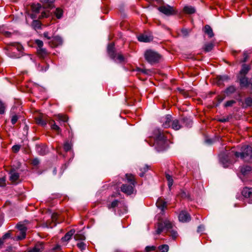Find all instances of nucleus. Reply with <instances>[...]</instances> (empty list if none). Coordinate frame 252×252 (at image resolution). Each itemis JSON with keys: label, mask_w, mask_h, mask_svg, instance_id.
Returning a JSON list of instances; mask_svg holds the SVG:
<instances>
[{"label": "nucleus", "mask_w": 252, "mask_h": 252, "mask_svg": "<svg viewBox=\"0 0 252 252\" xmlns=\"http://www.w3.org/2000/svg\"><path fill=\"white\" fill-rule=\"evenodd\" d=\"M159 220L158 223L157 229L156 231V234H159L162 231L165 230L166 232H170L172 227V223L167 220L163 221Z\"/></svg>", "instance_id": "39448f33"}, {"label": "nucleus", "mask_w": 252, "mask_h": 252, "mask_svg": "<svg viewBox=\"0 0 252 252\" xmlns=\"http://www.w3.org/2000/svg\"><path fill=\"white\" fill-rule=\"evenodd\" d=\"M18 119V117L16 115H14L11 117V123L13 125H14L17 122Z\"/></svg>", "instance_id": "603ef678"}, {"label": "nucleus", "mask_w": 252, "mask_h": 252, "mask_svg": "<svg viewBox=\"0 0 252 252\" xmlns=\"http://www.w3.org/2000/svg\"><path fill=\"white\" fill-rule=\"evenodd\" d=\"M158 248L160 252H168L169 250V246L165 244L159 246Z\"/></svg>", "instance_id": "58836bf2"}, {"label": "nucleus", "mask_w": 252, "mask_h": 252, "mask_svg": "<svg viewBox=\"0 0 252 252\" xmlns=\"http://www.w3.org/2000/svg\"><path fill=\"white\" fill-rule=\"evenodd\" d=\"M63 43V40L62 38L59 36H56L52 38V40L50 41L49 44L51 46L54 47L60 45Z\"/></svg>", "instance_id": "f8f14e48"}, {"label": "nucleus", "mask_w": 252, "mask_h": 252, "mask_svg": "<svg viewBox=\"0 0 252 252\" xmlns=\"http://www.w3.org/2000/svg\"><path fill=\"white\" fill-rule=\"evenodd\" d=\"M63 148L66 152L69 151L71 148V144L68 142H65L64 144Z\"/></svg>", "instance_id": "09e8293b"}, {"label": "nucleus", "mask_w": 252, "mask_h": 252, "mask_svg": "<svg viewBox=\"0 0 252 252\" xmlns=\"http://www.w3.org/2000/svg\"><path fill=\"white\" fill-rule=\"evenodd\" d=\"M204 227L203 225H200L197 228V232H201L204 231Z\"/></svg>", "instance_id": "052dcab7"}, {"label": "nucleus", "mask_w": 252, "mask_h": 252, "mask_svg": "<svg viewBox=\"0 0 252 252\" xmlns=\"http://www.w3.org/2000/svg\"><path fill=\"white\" fill-rule=\"evenodd\" d=\"M119 191H121V192L125 194L126 195H130L132 194H135L134 192L135 190H118Z\"/></svg>", "instance_id": "c03bdc74"}, {"label": "nucleus", "mask_w": 252, "mask_h": 252, "mask_svg": "<svg viewBox=\"0 0 252 252\" xmlns=\"http://www.w3.org/2000/svg\"><path fill=\"white\" fill-rule=\"evenodd\" d=\"M236 91V87L234 85H231L226 88L224 90V93L227 96H229L234 94Z\"/></svg>", "instance_id": "412c9836"}, {"label": "nucleus", "mask_w": 252, "mask_h": 252, "mask_svg": "<svg viewBox=\"0 0 252 252\" xmlns=\"http://www.w3.org/2000/svg\"><path fill=\"white\" fill-rule=\"evenodd\" d=\"M251 69L250 65L243 64L242 65V69L240 71V74L241 76H246Z\"/></svg>", "instance_id": "5701e85b"}, {"label": "nucleus", "mask_w": 252, "mask_h": 252, "mask_svg": "<svg viewBox=\"0 0 252 252\" xmlns=\"http://www.w3.org/2000/svg\"><path fill=\"white\" fill-rule=\"evenodd\" d=\"M171 126L172 128L175 130H179L181 127V126L179 124V121L177 119L172 120Z\"/></svg>", "instance_id": "c756f323"}, {"label": "nucleus", "mask_w": 252, "mask_h": 252, "mask_svg": "<svg viewBox=\"0 0 252 252\" xmlns=\"http://www.w3.org/2000/svg\"><path fill=\"white\" fill-rule=\"evenodd\" d=\"M74 238L76 241H84L86 239V237L82 233H77L74 235Z\"/></svg>", "instance_id": "c9c22d12"}, {"label": "nucleus", "mask_w": 252, "mask_h": 252, "mask_svg": "<svg viewBox=\"0 0 252 252\" xmlns=\"http://www.w3.org/2000/svg\"><path fill=\"white\" fill-rule=\"evenodd\" d=\"M184 11L189 14H193L195 12V9L191 6H185L183 9Z\"/></svg>", "instance_id": "c85d7f7f"}, {"label": "nucleus", "mask_w": 252, "mask_h": 252, "mask_svg": "<svg viewBox=\"0 0 252 252\" xmlns=\"http://www.w3.org/2000/svg\"><path fill=\"white\" fill-rule=\"evenodd\" d=\"M44 250V245L42 243H38L34 247L28 252H41Z\"/></svg>", "instance_id": "a211bd4d"}, {"label": "nucleus", "mask_w": 252, "mask_h": 252, "mask_svg": "<svg viewBox=\"0 0 252 252\" xmlns=\"http://www.w3.org/2000/svg\"><path fill=\"white\" fill-rule=\"evenodd\" d=\"M178 219L181 222H187L190 220L191 217L187 211L183 210L179 213Z\"/></svg>", "instance_id": "9d476101"}, {"label": "nucleus", "mask_w": 252, "mask_h": 252, "mask_svg": "<svg viewBox=\"0 0 252 252\" xmlns=\"http://www.w3.org/2000/svg\"><path fill=\"white\" fill-rule=\"evenodd\" d=\"M229 120V118L228 117H227L226 118H221L220 119H219V121L220 122H222V123H224V122H227Z\"/></svg>", "instance_id": "680f3d73"}, {"label": "nucleus", "mask_w": 252, "mask_h": 252, "mask_svg": "<svg viewBox=\"0 0 252 252\" xmlns=\"http://www.w3.org/2000/svg\"><path fill=\"white\" fill-rule=\"evenodd\" d=\"M9 180L13 184H17L20 182V176L19 174L16 172L15 170L12 169L10 170Z\"/></svg>", "instance_id": "1a4fd4ad"}, {"label": "nucleus", "mask_w": 252, "mask_h": 252, "mask_svg": "<svg viewBox=\"0 0 252 252\" xmlns=\"http://www.w3.org/2000/svg\"><path fill=\"white\" fill-rule=\"evenodd\" d=\"M218 79V84H220L224 81H227L229 80V77L227 75L219 76L217 77Z\"/></svg>", "instance_id": "e433bc0d"}, {"label": "nucleus", "mask_w": 252, "mask_h": 252, "mask_svg": "<svg viewBox=\"0 0 252 252\" xmlns=\"http://www.w3.org/2000/svg\"><path fill=\"white\" fill-rule=\"evenodd\" d=\"M107 52L109 56L112 59L118 60L120 62H122L124 61V57L121 53L116 54L115 51L114 45L113 43H111L108 45Z\"/></svg>", "instance_id": "423d86ee"}, {"label": "nucleus", "mask_w": 252, "mask_h": 252, "mask_svg": "<svg viewBox=\"0 0 252 252\" xmlns=\"http://www.w3.org/2000/svg\"><path fill=\"white\" fill-rule=\"evenodd\" d=\"M240 84L241 86L248 87L249 85L248 78L245 76H241L239 78Z\"/></svg>", "instance_id": "a878e982"}, {"label": "nucleus", "mask_w": 252, "mask_h": 252, "mask_svg": "<svg viewBox=\"0 0 252 252\" xmlns=\"http://www.w3.org/2000/svg\"><path fill=\"white\" fill-rule=\"evenodd\" d=\"M36 122L38 125L44 126L47 123H49L50 121L46 115L42 114L36 118Z\"/></svg>", "instance_id": "9b49d317"}, {"label": "nucleus", "mask_w": 252, "mask_h": 252, "mask_svg": "<svg viewBox=\"0 0 252 252\" xmlns=\"http://www.w3.org/2000/svg\"><path fill=\"white\" fill-rule=\"evenodd\" d=\"M183 121H184V122H185L186 121H187V122H188V123H187V126H189L190 125H191V124H192V122H191V120H189V119H187V118H184V119H183Z\"/></svg>", "instance_id": "bf43d9fd"}, {"label": "nucleus", "mask_w": 252, "mask_h": 252, "mask_svg": "<svg viewBox=\"0 0 252 252\" xmlns=\"http://www.w3.org/2000/svg\"><path fill=\"white\" fill-rule=\"evenodd\" d=\"M43 36L44 37L46 38L47 39H50L51 37L48 35V32H45L43 33Z\"/></svg>", "instance_id": "0e129e2a"}, {"label": "nucleus", "mask_w": 252, "mask_h": 252, "mask_svg": "<svg viewBox=\"0 0 252 252\" xmlns=\"http://www.w3.org/2000/svg\"><path fill=\"white\" fill-rule=\"evenodd\" d=\"M156 205L163 212L164 209L166 207V203L161 198H158L157 201Z\"/></svg>", "instance_id": "aec40b11"}, {"label": "nucleus", "mask_w": 252, "mask_h": 252, "mask_svg": "<svg viewBox=\"0 0 252 252\" xmlns=\"http://www.w3.org/2000/svg\"><path fill=\"white\" fill-rule=\"evenodd\" d=\"M126 178L127 183L129 184L130 188H128L126 185L123 184L121 187V189H133L136 184L134 176L131 174H126Z\"/></svg>", "instance_id": "0eeeda50"}, {"label": "nucleus", "mask_w": 252, "mask_h": 252, "mask_svg": "<svg viewBox=\"0 0 252 252\" xmlns=\"http://www.w3.org/2000/svg\"><path fill=\"white\" fill-rule=\"evenodd\" d=\"M20 146L19 145H16L12 147V150L15 153L18 152L20 150Z\"/></svg>", "instance_id": "4d7b16f0"}, {"label": "nucleus", "mask_w": 252, "mask_h": 252, "mask_svg": "<svg viewBox=\"0 0 252 252\" xmlns=\"http://www.w3.org/2000/svg\"><path fill=\"white\" fill-rule=\"evenodd\" d=\"M40 163L39 160L37 158L33 159L32 161V164L35 166H37Z\"/></svg>", "instance_id": "3c124183"}, {"label": "nucleus", "mask_w": 252, "mask_h": 252, "mask_svg": "<svg viewBox=\"0 0 252 252\" xmlns=\"http://www.w3.org/2000/svg\"><path fill=\"white\" fill-rule=\"evenodd\" d=\"M251 171V167L250 166H244L241 168V172L244 176L248 175Z\"/></svg>", "instance_id": "cd10ccee"}, {"label": "nucleus", "mask_w": 252, "mask_h": 252, "mask_svg": "<svg viewBox=\"0 0 252 252\" xmlns=\"http://www.w3.org/2000/svg\"><path fill=\"white\" fill-rule=\"evenodd\" d=\"M165 178L168 182V186L169 188L171 187L173 183V179L172 176L169 174L166 173L165 174Z\"/></svg>", "instance_id": "f704fd0d"}, {"label": "nucleus", "mask_w": 252, "mask_h": 252, "mask_svg": "<svg viewBox=\"0 0 252 252\" xmlns=\"http://www.w3.org/2000/svg\"><path fill=\"white\" fill-rule=\"evenodd\" d=\"M61 249V246H59V245H57L54 248V250H60Z\"/></svg>", "instance_id": "774afa93"}, {"label": "nucleus", "mask_w": 252, "mask_h": 252, "mask_svg": "<svg viewBox=\"0 0 252 252\" xmlns=\"http://www.w3.org/2000/svg\"><path fill=\"white\" fill-rule=\"evenodd\" d=\"M74 230H70L69 231L66 233V234L64 235L63 237L62 238V240L63 241H69L71 239L72 235L74 234Z\"/></svg>", "instance_id": "7c9ffc66"}, {"label": "nucleus", "mask_w": 252, "mask_h": 252, "mask_svg": "<svg viewBox=\"0 0 252 252\" xmlns=\"http://www.w3.org/2000/svg\"><path fill=\"white\" fill-rule=\"evenodd\" d=\"M245 103L247 106H252V97H248L245 100Z\"/></svg>", "instance_id": "79ce46f5"}, {"label": "nucleus", "mask_w": 252, "mask_h": 252, "mask_svg": "<svg viewBox=\"0 0 252 252\" xmlns=\"http://www.w3.org/2000/svg\"><path fill=\"white\" fill-rule=\"evenodd\" d=\"M157 247L155 246H147L145 249V252H150L152 251H154L156 250Z\"/></svg>", "instance_id": "de8ad7c7"}, {"label": "nucleus", "mask_w": 252, "mask_h": 252, "mask_svg": "<svg viewBox=\"0 0 252 252\" xmlns=\"http://www.w3.org/2000/svg\"><path fill=\"white\" fill-rule=\"evenodd\" d=\"M241 152H235L234 153L236 158H240L244 161H249L252 158V147L245 145L242 147Z\"/></svg>", "instance_id": "7ed1b4c3"}, {"label": "nucleus", "mask_w": 252, "mask_h": 252, "mask_svg": "<svg viewBox=\"0 0 252 252\" xmlns=\"http://www.w3.org/2000/svg\"><path fill=\"white\" fill-rule=\"evenodd\" d=\"M149 166L147 164H142L139 167V170L141 172L139 173V176L141 177L144 176L145 173L149 170Z\"/></svg>", "instance_id": "b1692460"}, {"label": "nucleus", "mask_w": 252, "mask_h": 252, "mask_svg": "<svg viewBox=\"0 0 252 252\" xmlns=\"http://www.w3.org/2000/svg\"><path fill=\"white\" fill-rule=\"evenodd\" d=\"M4 112V106L2 102L0 100V114H3Z\"/></svg>", "instance_id": "6e6d98bb"}, {"label": "nucleus", "mask_w": 252, "mask_h": 252, "mask_svg": "<svg viewBox=\"0 0 252 252\" xmlns=\"http://www.w3.org/2000/svg\"><path fill=\"white\" fill-rule=\"evenodd\" d=\"M49 124L50 125L51 129L55 131L58 134H61L62 129L59 126L57 125L54 120H50L49 122Z\"/></svg>", "instance_id": "f3484780"}, {"label": "nucleus", "mask_w": 252, "mask_h": 252, "mask_svg": "<svg viewBox=\"0 0 252 252\" xmlns=\"http://www.w3.org/2000/svg\"><path fill=\"white\" fill-rule=\"evenodd\" d=\"M17 227L19 231H22V236H18V240H22L24 239L26 237V232L27 231L26 227L22 224L18 223L17 225Z\"/></svg>", "instance_id": "dca6fc26"}, {"label": "nucleus", "mask_w": 252, "mask_h": 252, "mask_svg": "<svg viewBox=\"0 0 252 252\" xmlns=\"http://www.w3.org/2000/svg\"><path fill=\"white\" fill-rule=\"evenodd\" d=\"M37 53L38 55L42 58L45 57L47 54V52L45 49L43 48L37 49Z\"/></svg>", "instance_id": "4c0bfd02"}, {"label": "nucleus", "mask_w": 252, "mask_h": 252, "mask_svg": "<svg viewBox=\"0 0 252 252\" xmlns=\"http://www.w3.org/2000/svg\"><path fill=\"white\" fill-rule=\"evenodd\" d=\"M158 9L160 12L167 16L172 15L177 13L173 7L169 5L159 6Z\"/></svg>", "instance_id": "6e6552de"}, {"label": "nucleus", "mask_w": 252, "mask_h": 252, "mask_svg": "<svg viewBox=\"0 0 252 252\" xmlns=\"http://www.w3.org/2000/svg\"><path fill=\"white\" fill-rule=\"evenodd\" d=\"M40 1L46 7L52 8L54 6L55 0H40Z\"/></svg>", "instance_id": "393cba45"}, {"label": "nucleus", "mask_w": 252, "mask_h": 252, "mask_svg": "<svg viewBox=\"0 0 252 252\" xmlns=\"http://www.w3.org/2000/svg\"><path fill=\"white\" fill-rule=\"evenodd\" d=\"M55 14L57 18L60 19L62 16L63 10L61 9L57 8L55 12Z\"/></svg>", "instance_id": "a19ab883"}, {"label": "nucleus", "mask_w": 252, "mask_h": 252, "mask_svg": "<svg viewBox=\"0 0 252 252\" xmlns=\"http://www.w3.org/2000/svg\"><path fill=\"white\" fill-rule=\"evenodd\" d=\"M6 54L10 58H19L23 56L24 48L19 42H10L5 48Z\"/></svg>", "instance_id": "f03ea898"}, {"label": "nucleus", "mask_w": 252, "mask_h": 252, "mask_svg": "<svg viewBox=\"0 0 252 252\" xmlns=\"http://www.w3.org/2000/svg\"><path fill=\"white\" fill-rule=\"evenodd\" d=\"M224 98H225L224 96L219 95L217 97V99L219 101V103H220L221 101H222Z\"/></svg>", "instance_id": "13d9d810"}, {"label": "nucleus", "mask_w": 252, "mask_h": 252, "mask_svg": "<svg viewBox=\"0 0 252 252\" xmlns=\"http://www.w3.org/2000/svg\"><path fill=\"white\" fill-rule=\"evenodd\" d=\"M204 32L208 34L209 38H212L214 35L212 29L208 25L204 27Z\"/></svg>", "instance_id": "bb28decb"}, {"label": "nucleus", "mask_w": 252, "mask_h": 252, "mask_svg": "<svg viewBox=\"0 0 252 252\" xmlns=\"http://www.w3.org/2000/svg\"><path fill=\"white\" fill-rule=\"evenodd\" d=\"M119 204V201L117 200H115L114 201H113V202H112V203L108 205V207L109 209H110V208H115L116 206H117Z\"/></svg>", "instance_id": "49530a36"}, {"label": "nucleus", "mask_w": 252, "mask_h": 252, "mask_svg": "<svg viewBox=\"0 0 252 252\" xmlns=\"http://www.w3.org/2000/svg\"><path fill=\"white\" fill-rule=\"evenodd\" d=\"M29 15H30V17L32 19H34L37 18V16H36V14L34 13L29 14Z\"/></svg>", "instance_id": "69168bd1"}, {"label": "nucleus", "mask_w": 252, "mask_h": 252, "mask_svg": "<svg viewBox=\"0 0 252 252\" xmlns=\"http://www.w3.org/2000/svg\"><path fill=\"white\" fill-rule=\"evenodd\" d=\"M36 151L39 155L41 156H44L48 153L47 148L43 145H36Z\"/></svg>", "instance_id": "ddd939ff"}, {"label": "nucleus", "mask_w": 252, "mask_h": 252, "mask_svg": "<svg viewBox=\"0 0 252 252\" xmlns=\"http://www.w3.org/2000/svg\"><path fill=\"white\" fill-rule=\"evenodd\" d=\"M58 218V215L57 213H53L51 217V221H48L47 222V227L52 228L55 226L56 224V221Z\"/></svg>", "instance_id": "2eb2a0df"}, {"label": "nucleus", "mask_w": 252, "mask_h": 252, "mask_svg": "<svg viewBox=\"0 0 252 252\" xmlns=\"http://www.w3.org/2000/svg\"><path fill=\"white\" fill-rule=\"evenodd\" d=\"M31 8L32 10V12L35 14L39 13L40 11H42V7L41 4L39 3L32 4L31 5Z\"/></svg>", "instance_id": "4be33fe9"}, {"label": "nucleus", "mask_w": 252, "mask_h": 252, "mask_svg": "<svg viewBox=\"0 0 252 252\" xmlns=\"http://www.w3.org/2000/svg\"><path fill=\"white\" fill-rule=\"evenodd\" d=\"M214 47V44L212 42L206 43L204 46V50L206 52L211 51Z\"/></svg>", "instance_id": "72a5a7b5"}, {"label": "nucleus", "mask_w": 252, "mask_h": 252, "mask_svg": "<svg viewBox=\"0 0 252 252\" xmlns=\"http://www.w3.org/2000/svg\"><path fill=\"white\" fill-rule=\"evenodd\" d=\"M77 246L80 250L83 251L86 249V245L83 242H80L77 244Z\"/></svg>", "instance_id": "37998d69"}, {"label": "nucleus", "mask_w": 252, "mask_h": 252, "mask_svg": "<svg viewBox=\"0 0 252 252\" xmlns=\"http://www.w3.org/2000/svg\"><path fill=\"white\" fill-rule=\"evenodd\" d=\"M68 118L67 116L62 114H59L57 116L56 120L60 123H65L67 121Z\"/></svg>", "instance_id": "2f4dec72"}, {"label": "nucleus", "mask_w": 252, "mask_h": 252, "mask_svg": "<svg viewBox=\"0 0 252 252\" xmlns=\"http://www.w3.org/2000/svg\"><path fill=\"white\" fill-rule=\"evenodd\" d=\"M153 137L155 139L154 146L158 152H161L166 149V139L161 130L159 129H155L153 131Z\"/></svg>", "instance_id": "f257e3e1"}, {"label": "nucleus", "mask_w": 252, "mask_h": 252, "mask_svg": "<svg viewBox=\"0 0 252 252\" xmlns=\"http://www.w3.org/2000/svg\"><path fill=\"white\" fill-rule=\"evenodd\" d=\"M35 42L36 44L38 46V49H40V48H42V47L43 46V42L42 41H41L39 39H37L35 41Z\"/></svg>", "instance_id": "8fccbe9b"}, {"label": "nucleus", "mask_w": 252, "mask_h": 252, "mask_svg": "<svg viewBox=\"0 0 252 252\" xmlns=\"http://www.w3.org/2000/svg\"><path fill=\"white\" fill-rule=\"evenodd\" d=\"M5 185V178L2 177L0 178V187H3Z\"/></svg>", "instance_id": "864d4df0"}, {"label": "nucleus", "mask_w": 252, "mask_h": 252, "mask_svg": "<svg viewBox=\"0 0 252 252\" xmlns=\"http://www.w3.org/2000/svg\"><path fill=\"white\" fill-rule=\"evenodd\" d=\"M48 16V13L46 11H41V14L39 16L38 18L41 19L43 18L47 17Z\"/></svg>", "instance_id": "5fc2aeb1"}, {"label": "nucleus", "mask_w": 252, "mask_h": 252, "mask_svg": "<svg viewBox=\"0 0 252 252\" xmlns=\"http://www.w3.org/2000/svg\"><path fill=\"white\" fill-rule=\"evenodd\" d=\"M172 117L171 115H168L162 119V126L164 128H167L171 126L172 123Z\"/></svg>", "instance_id": "4468645a"}, {"label": "nucleus", "mask_w": 252, "mask_h": 252, "mask_svg": "<svg viewBox=\"0 0 252 252\" xmlns=\"http://www.w3.org/2000/svg\"><path fill=\"white\" fill-rule=\"evenodd\" d=\"M31 26L34 30H39L41 29V23L38 20H34L32 22Z\"/></svg>", "instance_id": "473e14b6"}, {"label": "nucleus", "mask_w": 252, "mask_h": 252, "mask_svg": "<svg viewBox=\"0 0 252 252\" xmlns=\"http://www.w3.org/2000/svg\"><path fill=\"white\" fill-rule=\"evenodd\" d=\"M152 39L153 37L151 36L146 34H141L138 37V40L140 42H149Z\"/></svg>", "instance_id": "6ab92c4d"}, {"label": "nucleus", "mask_w": 252, "mask_h": 252, "mask_svg": "<svg viewBox=\"0 0 252 252\" xmlns=\"http://www.w3.org/2000/svg\"><path fill=\"white\" fill-rule=\"evenodd\" d=\"M144 57L146 60L151 64L158 63L161 58L160 54L152 50H147L144 54Z\"/></svg>", "instance_id": "20e7f679"}, {"label": "nucleus", "mask_w": 252, "mask_h": 252, "mask_svg": "<svg viewBox=\"0 0 252 252\" xmlns=\"http://www.w3.org/2000/svg\"><path fill=\"white\" fill-rule=\"evenodd\" d=\"M171 232H172V235L173 238H176L177 236V232L175 231H172Z\"/></svg>", "instance_id": "338daca9"}, {"label": "nucleus", "mask_w": 252, "mask_h": 252, "mask_svg": "<svg viewBox=\"0 0 252 252\" xmlns=\"http://www.w3.org/2000/svg\"><path fill=\"white\" fill-rule=\"evenodd\" d=\"M236 103V101L234 100H230L226 101L224 106L225 107H231L232 105Z\"/></svg>", "instance_id": "a18cd8bd"}, {"label": "nucleus", "mask_w": 252, "mask_h": 252, "mask_svg": "<svg viewBox=\"0 0 252 252\" xmlns=\"http://www.w3.org/2000/svg\"><path fill=\"white\" fill-rule=\"evenodd\" d=\"M136 71L141 72L145 74H150L152 73V71L150 69H141L140 68H137Z\"/></svg>", "instance_id": "ea45409f"}, {"label": "nucleus", "mask_w": 252, "mask_h": 252, "mask_svg": "<svg viewBox=\"0 0 252 252\" xmlns=\"http://www.w3.org/2000/svg\"><path fill=\"white\" fill-rule=\"evenodd\" d=\"M244 60L243 61V62H245L247 61L248 58V55L246 52L244 53Z\"/></svg>", "instance_id": "e2e57ef3"}]
</instances>
